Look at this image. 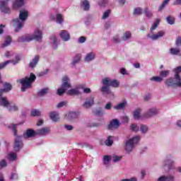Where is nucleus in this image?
I'll use <instances>...</instances> for the list:
<instances>
[{
	"label": "nucleus",
	"mask_w": 181,
	"mask_h": 181,
	"mask_svg": "<svg viewBox=\"0 0 181 181\" xmlns=\"http://www.w3.org/2000/svg\"><path fill=\"white\" fill-rule=\"evenodd\" d=\"M103 86L100 88L102 94H107V95L111 94V89L110 87L113 88H118L119 87V81L117 79H111L110 78L106 77L102 79Z\"/></svg>",
	"instance_id": "obj_1"
},
{
	"label": "nucleus",
	"mask_w": 181,
	"mask_h": 181,
	"mask_svg": "<svg viewBox=\"0 0 181 181\" xmlns=\"http://www.w3.org/2000/svg\"><path fill=\"white\" fill-rule=\"evenodd\" d=\"M29 16V12L26 9H22L20 11L18 18H14L13 22L14 23L15 32H21L22 28L25 25V21Z\"/></svg>",
	"instance_id": "obj_2"
},
{
	"label": "nucleus",
	"mask_w": 181,
	"mask_h": 181,
	"mask_svg": "<svg viewBox=\"0 0 181 181\" xmlns=\"http://www.w3.org/2000/svg\"><path fill=\"white\" fill-rule=\"evenodd\" d=\"M35 80H36V75L33 73L30 74V77L25 76L23 78L19 79V83L21 84V90L25 92L28 88H30L32 83H35Z\"/></svg>",
	"instance_id": "obj_3"
},
{
	"label": "nucleus",
	"mask_w": 181,
	"mask_h": 181,
	"mask_svg": "<svg viewBox=\"0 0 181 181\" xmlns=\"http://www.w3.org/2000/svg\"><path fill=\"white\" fill-rule=\"evenodd\" d=\"M141 141V136H135L133 138L127 140L125 141L124 149L127 153H131V151L134 150L135 145Z\"/></svg>",
	"instance_id": "obj_4"
},
{
	"label": "nucleus",
	"mask_w": 181,
	"mask_h": 181,
	"mask_svg": "<svg viewBox=\"0 0 181 181\" xmlns=\"http://www.w3.org/2000/svg\"><path fill=\"white\" fill-rule=\"evenodd\" d=\"M164 84L167 87H180L181 88V78L180 75H174V77L167 78Z\"/></svg>",
	"instance_id": "obj_5"
},
{
	"label": "nucleus",
	"mask_w": 181,
	"mask_h": 181,
	"mask_svg": "<svg viewBox=\"0 0 181 181\" xmlns=\"http://www.w3.org/2000/svg\"><path fill=\"white\" fill-rule=\"evenodd\" d=\"M69 88H71L70 78H69L67 76H65L62 78V84L61 85V88L57 90L58 95H63V94H64V93H66Z\"/></svg>",
	"instance_id": "obj_6"
},
{
	"label": "nucleus",
	"mask_w": 181,
	"mask_h": 181,
	"mask_svg": "<svg viewBox=\"0 0 181 181\" xmlns=\"http://www.w3.org/2000/svg\"><path fill=\"white\" fill-rule=\"evenodd\" d=\"M0 105L4 107V108H7L9 112H16V111H19V107L16 105H11L8 99L3 98L0 100Z\"/></svg>",
	"instance_id": "obj_7"
},
{
	"label": "nucleus",
	"mask_w": 181,
	"mask_h": 181,
	"mask_svg": "<svg viewBox=\"0 0 181 181\" xmlns=\"http://www.w3.org/2000/svg\"><path fill=\"white\" fill-rule=\"evenodd\" d=\"M163 168L167 170H173L175 169V161H173V156L168 154L163 160Z\"/></svg>",
	"instance_id": "obj_8"
},
{
	"label": "nucleus",
	"mask_w": 181,
	"mask_h": 181,
	"mask_svg": "<svg viewBox=\"0 0 181 181\" xmlns=\"http://www.w3.org/2000/svg\"><path fill=\"white\" fill-rule=\"evenodd\" d=\"M23 148V141L22 136H16L14 139L13 150L15 152H21V149Z\"/></svg>",
	"instance_id": "obj_9"
},
{
	"label": "nucleus",
	"mask_w": 181,
	"mask_h": 181,
	"mask_svg": "<svg viewBox=\"0 0 181 181\" xmlns=\"http://www.w3.org/2000/svg\"><path fill=\"white\" fill-rule=\"evenodd\" d=\"M159 114V110L156 107H151L148 109L146 112L144 113L143 117L148 119L149 118H153V117H156Z\"/></svg>",
	"instance_id": "obj_10"
},
{
	"label": "nucleus",
	"mask_w": 181,
	"mask_h": 181,
	"mask_svg": "<svg viewBox=\"0 0 181 181\" xmlns=\"http://www.w3.org/2000/svg\"><path fill=\"white\" fill-rule=\"evenodd\" d=\"M9 0H1L0 1V11L2 13H11V8L8 6Z\"/></svg>",
	"instance_id": "obj_11"
},
{
	"label": "nucleus",
	"mask_w": 181,
	"mask_h": 181,
	"mask_svg": "<svg viewBox=\"0 0 181 181\" xmlns=\"http://www.w3.org/2000/svg\"><path fill=\"white\" fill-rule=\"evenodd\" d=\"M19 62H21V56L16 55L15 57V60H8L4 62H2L0 64V70H2V69H5L8 64L10 63H12L13 66H16V64H19Z\"/></svg>",
	"instance_id": "obj_12"
},
{
	"label": "nucleus",
	"mask_w": 181,
	"mask_h": 181,
	"mask_svg": "<svg viewBox=\"0 0 181 181\" xmlns=\"http://www.w3.org/2000/svg\"><path fill=\"white\" fill-rule=\"evenodd\" d=\"M165 36V31L160 30L156 34H147V38L151 39V40H158V39H160V37H163Z\"/></svg>",
	"instance_id": "obj_13"
},
{
	"label": "nucleus",
	"mask_w": 181,
	"mask_h": 181,
	"mask_svg": "<svg viewBox=\"0 0 181 181\" xmlns=\"http://www.w3.org/2000/svg\"><path fill=\"white\" fill-rule=\"evenodd\" d=\"M94 95H90V97L87 98L83 104V107L86 109L91 108V107L94 105Z\"/></svg>",
	"instance_id": "obj_14"
},
{
	"label": "nucleus",
	"mask_w": 181,
	"mask_h": 181,
	"mask_svg": "<svg viewBox=\"0 0 181 181\" xmlns=\"http://www.w3.org/2000/svg\"><path fill=\"white\" fill-rule=\"evenodd\" d=\"M121 126V122H119V120L117 119H113L111 120L110 124L107 126L108 129L112 130V129H118L119 127Z\"/></svg>",
	"instance_id": "obj_15"
},
{
	"label": "nucleus",
	"mask_w": 181,
	"mask_h": 181,
	"mask_svg": "<svg viewBox=\"0 0 181 181\" xmlns=\"http://www.w3.org/2000/svg\"><path fill=\"white\" fill-rule=\"evenodd\" d=\"M24 139H29V138H35L37 136L36 130H33V129H28L23 134Z\"/></svg>",
	"instance_id": "obj_16"
},
{
	"label": "nucleus",
	"mask_w": 181,
	"mask_h": 181,
	"mask_svg": "<svg viewBox=\"0 0 181 181\" xmlns=\"http://www.w3.org/2000/svg\"><path fill=\"white\" fill-rule=\"evenodd\" d=\"M11 90H12V85L9 83H5L4 84V88L0 89V100L6 98L2 97V94H4V93H8V91H11Z\"/></svg>",
	"instance_id": "obj_17"
},
{
	"label": "nucleus",
	"mask_w": 181,
	"mask_h": 181,
	"mask_svg": "<svg viewBox=\"0 0 181 181\" xmlns=\"http://www.w3.org/2000/svg\"><path fill=\"white\" fill-rule=\"evenodd\" d=\"M31 36L33 40H36L37 42H42V39H43V33L40 30H36Z\"/></svg>",
	"instance_id": "obj_18"
},
{
	"label": "nucleus",
	"mask_w": 181,
	"mask_h": 181,
	"mask_svg": "<svg viewBox=\"0 0 181 181\" xmlns=\"http://www.w3.org/2000/svg\"><path fill=\"white\" fill-rule=\"evenodd\" d=\"M37 136H45V135H47L50 134V127H42L41 129L35 130Z\"/></svg>",
	"instance_id": "obj_19"
},
{
	"label": "nucleus",
	"mask_w": 181,
	"mask_h": 181,
	"mask_svg": "<svg viewBox=\"0 0 181 181\" xmlns=\"http://www.w3.org/2000/svg\"><path fill=\"white\" fill-rule=\"evenodd\" d=\"M32 40H33L32 35H27L19 37L17 40V42H18V43H25L32 42Z\"/></svg>",
	"instance_id": "obj_20"
},
{
	"label": "nucleus",
	"mask_w": 181,
	"mask_h": 181,
	"mask_svg": "<svg viewBox=\"0 0 181 181\" xmlns=\"http://www.w3.org/2000/svg\"><path fill=\"white\" fill-rule=\"evenodd\" d=\"M39 60H40V56L35 55L34 58L30 62L28 67H30V69H35V67L37 66Z\"/></svg>",
	"instance_id": "obj_21"
},
{
	"label": "nucleus",
	"mask_w": 181,
	"mask_h": 181,
	"mask_svg": "<svg viewBox=\"0 0 181 181\" xmlns=\"http://www.w3.org/2000/svg\"><path fill=\"white\" fill-rule=\"evenodd\" d=\"M59 36L64 42H69L70 40V33L66 30H62L59 33Z\"/></svg>",
	"instance_id": "obj_22"
},
{
	"label": "nucleus",
	"mask_w": 181,
	"mask_h": 181,
	"mask_svg": "<svg viewBox=\"0 0 181 181\" xmlns=\"http://www.w3.org/2000/svg\"><path fill=\"white\" fill-rule=\"evenodd\" d=\"M49 91L50 88L48 87L44 88L37 92V95L39 97H45V95H47V94H49Z\"/></svg>",
	"instance_id": "obj_23"
},
{
	"label": "nucleus",
	"mask_w": 181,
	"mask_h": 181,
	"mask_svg": "<svg viewBox=\"0 0 181 181\" xmlns=\"http://www.w3.org/2000/svg\"><path fill=\"white\" fill-rule=\"evenodd\" d=\"M95 59V54L94 52H89L85 57V62L86 63H90V62H93Z\"/></svg>",
	"instance_id": "obj_24"
},
{
	"label": "nucleus",
	"mask_w": 181,
	"mask_h": 181,
	"mask_svg": "<svg viewBox=\"0 0 181 181\" xmlns=\"http://www.w3.org/2000/svg\"><path fill=\"white\" fill-rule=\"evenodd\" d=\"M141 112H142V109L138 107L133 112V117L136 120L141 119Z\"/></svg>",
	"instance_id": "obj_25"
},
{
	"label": "nucleus",
	"mask_w": 181,
	"mask_h": 181,
	"mask_svg": "<svg viewBox=\"0 0 181 181\" xmlns=\"http://www.w3.org/2000/svg\"><path fill=\"white\" fill-rule=\"evenodd\" d=\"M25 5V0H16L13 4V9H18V8H21Z\"/></svg>",
	"instance_id": "obj_26"
},
{
	"label": "nucleus",
	"mask_w": 181,
	"mask_h": 181,
	"mask_svg": "<svg viewBox=\"0 0 181 181\" xmlns=\"http://www.w3.org/2000/svg\"><path fill=\"white\" fill-rule=\"evenodd\" d=\"M132 37V33H131L130 31H126L124 33L123 36L122 37V40L124 42H129V40H131Z\"/></svg>",
	"instance_id": "obj_27"
},
{
	"label": "nucleus",
	"mask_w": 181,
	"mask_h": 181,
	"mask_svg": "<svg viewBox=\"0 0 181 181\" xmlns=\"http://www.w3.org/2000/svg\"><path fill=\"white\" fill-rule=\"evenodd\" d=\"M49 118L54 122H58V121L60 119L59 117V113L57 112H52L49 114Z\"/></svg>",
	"instance_id": "obj_28"
},
{
	"label": "nucleus",
	"mask_w": 181,
	"mask_h": 181,
	"mask_svg": "<svg viewBox=\"0 0 181 181\" xmlns=\"http://www.w3.org/2000/svg\"><path fill=\"white\" fill-rule=\"evenodd\" d=\"M78 117V112H70L67 115L66 118L69 121H73V119H76V118Z\"/></svg>",
	"instance_id": "obj_29"
},
{
	"label": "nucleus",
	"mask_w": 181,
	"mask_h": 181,
	"mask_svg": "<svg viewBox=\"0 0 181 181\" xmlns=\"http://www.w3.org/2000/svg\"><path fill=\"white\" fill-rule=\"evenodd\" d=\"M81 7L83 8V11H90V2L88 0H83L81 2Z\"/></svg>",
	"instance_id": "obj_30"
},
{
	"label": "nucleus",
	"mask_w": 181,
	"mask_h": 181,
	"mask_svg": "<svg viewBox=\"0 0 181 181\" xmlns=\"http://www.w3.org/2000/svg\"><path fill=\"white\" fill-rule=\"evenodd\" d=\"M127 104H128L127 100H122V102H121L120 103L114 106V109L115 110H124V108H125V107H127Z\"/></svg>",
	"instance_id": "obj_31"
},
{
	"label": "nucleus",
	"mask_w": 181,
	"mask_h": 181,
	"mask_svg": "<svg viewBox=\"0 0 181 181\" xmlns=\"http://www.w3.org/2000/svg\"><path fill=\"white\" fill-rule=\"evenodd\" d=\"M11 43H12V37H11V35H7L5 37L4 42L1 45V47H6L9 46Z\"/></svg>",
	"instance_id": "obj_32"
},
{
	"label": "nucleus",
	"mask_w": 181,
	"mask_h": 181,
	"mask_svg": "<svg viewBox=\"0 0 181 181\" xmlns=\"http://www.w3.org/2000/svg\"><path fill=\"white\" fill-rule=\"evenodd\" d=\"M144 13L146 18H148V19H152V18H153V13H152V11L149 10V8L148 7L144 8Z\"/></svg>",
	"instance_id": "obj_33"
},
{
	"label": "nucleus",
	"mask_w": 181,
	"mask_h": 181,
	"mask_svg": "<svg viewBox=\"0 0 181 181\" xmlns=\"http://www.w3.org/2000/svg\"><path fill=\"white\" fill-rule=\"evenodd\" d=\"M139 129L140 132H141L143 135H146L149 131V127H148L146 124H141Z\"/></svg>",
	"instance_id": "obj_34"
},
{
	"label": "nucleus",
	"mask_w": 181,
	"mask_h": 181,
	"mask_svg": "<svg viewBox=\"0 0 181 181\" xmlns=\"http://www.w3.org/2000/svg\"><path fill=\"white\" fill-rule=\"evenodd\" d=\"M17 127H18V124H11L8 126V129H11V131H13L14 136H18V130L16 129Z\"/></svg>",
	"instance_id": "obj_35"
},
{
	"label": "nucleus",
	"mask_w": 181,
	"mask_h": 181,
	"mask_svg": "<svg viewBox=\"0 0 181 181\" xmlns=\"http://www.w3.org/2000/svg\"><path fill=\"white\" fill-rule=\"evenodd\" d=\"M68 95H78L80 94V91L78 89H70L66 92Z\"/></svg>",
	"instance_id": "obj_36"
},
{
	"label": "nucleus",
	"mask_w": 181,
	"mask_h": 181,
	"mask_svg": "<svg viewBox=\"0 0 181 181\" xmlns=\"http://www.w3.org/2000/svg\"><path fill=\"white\" fill-rule=\"evenodd\" d=\"M170 2V0H164L161 5L158 7V12H160L165 9V6L169 5V3Z\"/></svg>",
	"instance_id": "obj_37"
},
{
	"label": "nucleus",
	"mask_w": 181,
	"mask_h": 181,
	"mask_svg": "<svg viewBox=\"0 0 181 181\" xmlns=\"http://www.w3.org/2000/svg\"><path fill=\"white\" fill-rule=\"evenodd\" d=\"M81 60V54H78L75 56L72 62V66H76Z\"/></svg>",
	"instance_id": "obj_38"
},
{
	"label": "nucleus",
	"mask_w": 181,
	"mask_h": 181,
	"mask_svg": "<svg viewBox=\"0 0 181 181\" xmlns=\"http://www.w3.org/2000/svg\"><path fill=\"white\" fill-rule=\"evenodd\" d=\"M8 159L11 162H13L18 159V155H16V153H10L8 156Z\"/></svg>",
	"instance_id": "obj_39"
},
{
	"label": "nucleus",
	"mask_w": 181,
	"mask_h": 181,
	"mask_svg": "<svg viewBox=\"0 0 181 181\" xmlns=\"http://www.w3.org/2000/svg\"><path fill=\"white\" fill-rule=\"evenodd\" d=\"M133 15H134L135 16H141V15H142V8H135L133 11Z\"/></svg>",
	"instance_id": "obj_40"
},
{
	"label": "nucleus",
	"mask_w": 181,
	"mask_h": 181,
	"mask_svg": "<svg viewBox=\"0 0 181 181\" xmlns=\"http://www.w3.org/2000/svg\"><path fill=\"white\" fill-rule=\"evenodd\" d=\"M169 74H170V71L163 70L160 72V77H161L163 79L166 78Z\"/></svg>",
	"instance_id": "obj_41"
},
{
	"label": "nucleus",
	"mask_w": 181,
	"mask_h": 181,
	"mask_svg": "<svg viewBox=\"0 0 181 181\" xmlns=\"http://www.w3.org/2000/svg\"><path fill=\"white\" fill-rule=\"evenodd\" d=\"M40 110L37 109H33L31 110V117H40Z\"/></svg>",
	"instance_id": "obj_42"
},
{
	"label": "nucleus",
	"mask_w": 181,
	"mask_h": 181,
	"mask_svg": "<svg viewBox=\"0 0 181 181\" xmlns=\"http://www.w3.org/2000/svg\"><path fill=\"white\" fill-rule=\"evenodd\" d=\"M166 22L168 23V25H175V17L172 16H167Z\"/></svg>",
	"instance_id": "obj_43"
},
{
	"label": "nucleus",
	"mask_w": 181,
	"mask_h": 181,
	"mask_svg": "<svg viewBox=\"0 0 181 181\" xmlns=\"http://www.w3.org/2000/svg\"><path fill=\"white\" fill-rule=\"evenodd\" d=\"M56 21L57 23H59V25H62L63 23V16L61 13H57L56 15Z\"/></svg>",
	"instance_id": "obj_44"
},
{
	"label": "nucleus",
	"mask_w": 181,
	"mask_h": 181,
	"mask_svg": "<svg viewBox=\"0 0 181 181\" xmlns=\"http://www.w3.org/2000/svg\"><path fill=\"white\" fill-rule=\"evenodd\" d=\"M170 54H173V56H177V54H179L180 53V49L179 48H171L170 49Z\"/></svg>",
	"instance_id": "obj_45"
},
{
	"label": "nucleus",
	"mask_w": 181,
	"mask_h": 181,
	"mask_svg": "<svg viewBox=\"0 0 181 181\" xmlns=\"http://www.w3.org/2000/svg\"><path fill=\"white\" fill-rule=\"evenodd\" d=\"M105 144L107 146H111V145L114 144V141H112V136H109L107 139L105 140Z\"/></svg>",
	"instance_id": "obj_46"
},
{
	"label": "nucleus",
	"mask_w": 181,
	"mask_h": 181,
	"mask_svg": "<svg viewBox=\"0 0 181 181\" xmlns=\"http://www.w3.org/2000/svg\"><path fill=\"white\" fill-rule=\"evenodd\" d=\"M51 39L52 40L53 49H57V38L56 37V35H53L52 37H51Z\"/></svg>",
	"instance_id": "obj_47"
},
{
	"label": "nucleus",
	"mask_w": 181,
	"mask_h": 181,
	"mask_svg": "<svg viewBox=\"0 0 181 181\" xmlns=\"http://www.w3.org/2000/svg\"><path fill=\"white\" fill-rule=\"evenodd\" d=\"M112 162L117 163V162H119L122 159V156L113 155L112 156Z\"/></svg>",
	"instance_id": "obj_48"
},
{
	"label": "nucleus",
	"mask_w": 181,
	"mask_h": 181,
	"mask_svg": "<svg viewBox=\"0 0 181 181\" xmlns=\"http://www.w3.org/2000/svg\"><path fill=\"white\" fill-rule=\"evenodd\" d=\"M160 22V19H157L155 22H154V23H153V25H152V27L151 28V29H150V32H151V33H152V32H153V30H155L157 28H158V25H159V23Z\"/></svg>",
	"instance_id": "obj_49"
},
{
	"label": "nucleus",
	"mask_w": 181,
	"mask_h": 181,
	"mask_svg": "<svg viewBox=\"0 0 181 181\" xmlns=\"http://www.w3.org/2000/svg\"><path fill=\"white\" fill-rule=\"evenodd\" d=\"M130 130L133 132H138L139 131V127H138V124H132L130 125Z\"/></svg>",
	"instance_id": "obj_50"
},
{
	"label": "nucleus",
	"mask_w": 181,
	"mask_h": 181,
	"mask_svg": "<svg viewBox=\"0 0 181 181\" xmlns=\"http://www.w3.org/2000/svg\"><path fill=\"white\" fill-rule=\"evenodd\" d=\"M93 21V16L91 15H88L86 17V21H85V25H86L87 26H88V25H90L91 23V21Z\"/></svg>",
	"instance_id": "obj_51"
},
{
	"label": "nucleus",
	"mask_w": 181,
	"mask_h": 181,
	"mask_svg": "<svg viewBox=\"0 0 181 181\" xmlns=\"http://www.w3.org/2000/svg\"><path fill=\"white\" fill-rule=\"evenodd\" d=\"M151 81H156V83H162V81H163V78H162L160 76H153L151 78Z\"/></svg>",
	"instance_id": "obj_52"
},
{
	"label": "nucleus",
	"mask_w": 181,
	"mask_h": 181,
	"mask_svg": "<svg viewBox=\"0 0 181 181\" xmlns=\"http://www.w3.org/2000/svg\"><path fill=\"white\" fill-rule=\"evenodd\" d=\"M112 156H105L103 157V164L108 165L110 163V160H111Z\"/></svg>",
	"instance_id": "obj_53"
},
{
	"label": "nucleus",
	"mask_w": 181,
	"mask_h": 181,
	"mask_svg": "<svg viewBox=\"0 0 181 181\" xmlns=\"http://www.w3.org/2000/svg\"><path fill=\"white\" fill-rule=\"evenodd\" d=\"M93 114L95 115H98V116L104 115V111L103 110V109L101 107H100L99 109L95 110L93 112Z\"/></svg>",
	"instance_id": "obj_54"
},
{
	"label": "nucleus",
	"mask_w": 181,
	"mask_h": 181,
	"mask_svg": "<svg viewBox=\"0 0 181 181\" xmlns=\"http://www.w3.org/2000/svg\"><path fill=\"white\" fill-rule=\"evenodd\" d=\"M110 13H111V10H107L105 11L102 16V19H107L110 16Z\"/></svg>",
	"instance_id": "obj_55"
},
{
	"label": "nucleus",
	"mask_w": 181,
	"mask_h": 181,
	"mask_svg": "<svg viewBox=\"0 0 181 181\" xmlns=\"http://www.w3.org/2000/svg\"><path fill=\"white\" fill-rule=\"evenodd\" d=\"M173 71L175 73V76H179V74L181 73V66H177Z\"/></svg>",
	"instance_id": "obj_56"
},
{
	"label": "nucleus",
	"mask_w": 181,
	"mask_h": 181,
	"mask_svg": "<svg viewBox=\"0 0 181 181\" xmlns=\"http://www.w3.org/2000/svg\"><path fill=\"white\" fill-rule=\"evenodd\" d=\"M88 127H93V128H98V127H101V123H97V122H92L89 124Z\"/></svg>",
	"instance_id": "obj_57"
},
{
	"label": "nucleus",
	"mask_w": 181,
	"mask_h": 181,
	"mask_svg": "<svg viewBox=\"0 0 181 181\" xmlns=\"http://www.w3.org/2000/svg\"><path fill=\"white\" fill-rule=\"evenodd\" d=\"M175 45L177 47H181V37H177L175 40Z\"/></svg>",
	"instance_id": "obj_58"
},
{
	"label": "nucleus",
	"mask_w": 181,
	"mask_h": 181,
	"mask_svg": "<svg viewBox=\"0 0 181 181\" xmlns=\"http://www.w3.org/2000/svg\"><path fill=\"white\" fill-rule=\"evenodd\" d=\"M109 0H100L99 1V5L100 6H105L107 4H108Z\"/></svg>",
	"instance_id": "obj_59"
},
{
	"label": "nucleus",
	"mask_w": 181,
	"mask_h": 181,
	"mask_svg": "<svg viewBox=\"0 0 181 181\" xmlns=\"http://www.w3.org/2000/svg\"><path fill=\"white\" fill-rule=\"evenodd\" d=\"M64 128L66 131H73L74 129V127L71 124H64Z\"/></svg>",
	"instance_id": "obj_60"
},
{
	"label": "nucleus",
	"mask_w": 181,
	"mask_h": 181,
	"mask_svg": "<svg viewBox=\"0 0 181 181\" xmlns=\"http://www.w3.org/2000/svg\"><path fill=\"white\" fill-rule=\"evenodd\" d=\"M112 42H114V43H119V42H121V40H119V36H114L112 38Z\"/></svg>",
	"instance_id": "obj_61"
},
{
	"label": "nucleus",
	"mask_w": 181,
	"mask_h": 181,
	"mask_svg": "<svg viewBox=\"0 0 181 181\" xmlns=\"http://www.w3.org/2000/svg\"><path fill=\"white\" fill-rule=\"evenodd\" d=\"M87 40V38L84 36H81L78 39V43H84Z\"/></svg>",
	"instance_id": "obj_62"
},
{
	"label": "nucleus",
	"mask_w": 181,
	"mask_h": 181,
	"mask_svg": "<svg viewBox=\"0 0 181 181\" xmlns=\"http://www.w3.org/2000/svg\"><path fill=\"white\" fill-rule=\"evenodd\" d=\"M165 177H166V181H175V177L172 175L165 176Z\"/></svg>",
	"instance_id": "obj_63"
},
{
	"label": "nucleus",
	"mask_w": 181,
	"mask_h": 181,
	"mask_svg": "<svg viewBox=\"0 0 181 181\" xmlns=\"http://www.w3.org/2000/svg\"><path fill=\"white\" fill-rule=\"evenodd\" d=\"M112 107V103L111 102H108L105 105V110H111V107Z\"/></svg>",
	"instance_id": "obj_64"
}]
</instances>
